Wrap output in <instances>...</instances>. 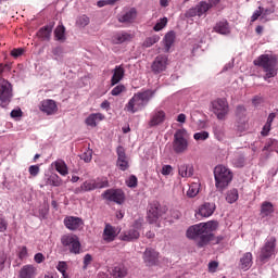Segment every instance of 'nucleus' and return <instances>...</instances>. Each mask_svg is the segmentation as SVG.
Masks as SVG:
<instances>
[{
  "label": "nucleus",
  "mask_w": 278,
  "mask_h": 278,
  "mask_svg": "<svg viewBox=\"0 0 278 278\" xmlns=\"http://www.w3.org/2000/svg\"><path fill=\"white\" fill-rule=\"evenodd\" d=\"M214 179L218 192H225V189L228 188L233 180V173L225 165H217L214 168Z\"/></svg>",
  "instance_id": "nucleus-3"
},
{
  "label": "nucleus",
  "mask_w": 278,
  "mask_h": 278,
  "mask_svg": "<svg viewBox=\"0 0 278 278\" xmlns=\"http://www.w3.org/2000/svg\"><path fill=\"white\" fill-rule=\"evenodd\" d=\"M194 140H197L198 142H203L205 140H207V138H210V132L202 130L200 132H195L193 135Z\"/></svg>",
  "instance_id": "nucleus-45"
},
{
  "label": "nucleus",
  "mask_w": 278,
  "mask_h": 278,
  "mask_svg": "<svg viewBox=\"0 0 278 278\" xmlns=\"http://www.w3.org/2000/svg\"><path fill=\"white\" fill-rule=\"evenodd\" d=\"M103 199L106 201H113V203H117V205L123 204L125 201V193L121 189H109L102 193Z\"/></svg>",
  "instance_id": "nucleus-14"
},
{
  "label": "nucleus",
  "mask_w": 278,
  "mask_h": 278,
  "mask_svg": "<svg viewBox=\"0 0 278 278\" xmlns=\"http://www.w3.org/2000/svg\"><path fill=\"white\" fill-rule=\"evenodd\" d=\"M142 229V220L137 219L135 220L132 227L124 232V235L122 236V240L124 242H131L134 240H138V238H140V230Z\"/></svg>",
  "instance_id": "nucleus-12"
},
{
  "label": "nucleus",
  "mask_w": 278,
  "mask_h": 278,
  "mask_svg": "<svg viewBox=\"0 0 278 278\" xmlns=\"http://www.w3.org/2000/svg\"><path fill=\"white\" fill-rule=\"evenodd\" d=\"M91 263H92V255L86 254L84 256V266H83L84 270H86Z\"/></svg>",
  "instance_id": "nucleus-53"
},
{
  "label": "nucleus",
  "mask_w": 278,
  "mask_h": 278,
  "mask_svg": "<svg viewBox=\"0 0 278 278\" xmlns=\"http://www.w3.org/2000/svg\"><path fill=\"white\" fill-rule=\"evenodd\" d=\"M175 43V31H169L164 37L165 51L169 52L170 47Z\"/></svg>",
  "instance_id": "nucleus-38"
},
{
  "label": "nucleus",
  "mask_w": 278,
  "mask_h": 278,
  "mask_svg": "<svg viewBox=\"0 0 278 278\" xmlns=\"http://www.w3.org/2000/svg\"><path fill=\"white\" fill-rule=\"evenodd\" d=\"M125 90H126L125 85H117L112 89L111 94L112 97H118V94H121L122 92H125Z\"/></svg>",
  "instance_id": "nucleus-47"
},
{
  "label": "nucleus",
  "mask_w": 278,
  "mask_h": 278,
  "mask_svg": "<svg viewBox=\"0 0 278 278\" xmlns=\"http://www.w3.org/2000/svg\"><path fill=\"white\" fill-rule=\"evenodd\" d=\"M275 144H277V140L269 139L264 146L263 151H275V148H273Z\"/></svg>",
  "instance_id": "nucleus-50"
},
{
  "label": "nucleus",
  "mask_w": 278,
  "mask_h": 278,
  "mask_svg": "<svg viewBox=\"0 0 278 278\" xmlns=\"http://www.w3.org/2000/svg\"><path fill=\"white\" fill-rule=\"evenodd\" d=\"M218 229V222H207L193 225L187 229L186 236L189 240H195L197 247L203 249L210 242H214V231Z\"/></svg>",
  "instance_id": "nucleus-1"
},
{
  "label": "nucleus",
  "mask_w": 278,
  "mask_h": 278,
  "mask_svg": "<svg viewBox=\"0 0 278 278\" xmlns=\"http://www.w3.org/2000/svg\"><path fill=\"white\" fill-rule=\"evenodd\" d=\"M164 121H166V112L156 109L150 114L148 125L149 127H159V125L164 124Z\"/></svg>",
  "instance_id": "nucleus-19"
},
{
  "label": "nucleus",
  "mask_w": 278,
  "mask_h": 278,
  "mask_svg": "<svg viewBox=\"0 0 278 278\" xmlns=\"http://www.w3.org/2000/svg\"><path fill=\"white\" fill-rule=\"evenodd\" d=\"M275 206H273V203L270 202H263L261 206V216L263 218H266V216H270V214H274Z\"/></svg>",
  "instance_id": "nucleus-33"
},
{
  "label": "nucleus",
  "mask_w": 278,
  "mask_h": 278,
  "mask_svg": "<svg viewBox=\"0 0 278 278\" xmlns=\"http://www.w3.org/2000/svg\"><path fill=\"white\" fill-rule=\"evenodd\" d=\"M156 42H160V36L153 35L151 37L146 38V40L142 43V47L149 49L150 47H153V45H156Z\"/></svg>",
  "instance_id": "nucleus-40"
},
{
  "label": "nucleus",
  "mask_w": 278,
  "mask_h": 278,
  "mask_svg": "<svg viewBox=\"0 0 278 278\" xmlns=\"http://www.w3.org/2000/svg\"><path fill=\"white\" fill-rule=\"evenodd\" d=\"M54 38L55 40H59L61 42H64L66 40V28L64 25H59L54 30Z\"/></svg>",
  "instance_id": "nucleus-39"
},
{
  "label": "nucleus",
  "mask_w": 278,
  "mask_h": 278,
  "mask_svg": "<svg viewBox=\"0 0 278 278\" xmlns=\"http://www.w3.org/2000/svg\"><path fill=\"white\" fill-rule=\"evenodd\" d=\"M212 9V5L205 1L199 2L195 7L186 11V18H194V16H203L208 10Z\"/></svg>",
  "instance_id": "nucleus-13"
},
{
  "label": "nucleus",
  "mask_w": 278,
  "mask_h": 278,
  "mask_svg": "<svg viewBox=\"0 0 278 278\" xmlns=\"http://www.w3.org/2000/svg\"><path fill=\"white\" fill-rule=\"evenodd\" d=\"M258 10L262 12L261 23H268V21H270V18H268L269 14H275V4L267 9L258 7Z\"/></svg>",
  "instance_id": "nucleus-34"
},
{
  "label": "nucleus",
  "mask_w": 278,
  "mask_h": 278,
  "mask_svg": "<svg viewBox=\"0 0 278 278\" xmlns=\"http://www.w3.org/2000/svg\"><path fill=\"white\" fill-rule=\"evenodd\" d=\"M52 166H54L56 173L62 175L63 177H66L68 175V166H66V162L64 160L59 159L52 163Z\"/></svg>",
  "instance_id": "nucleus-31"
},
{
  "label": "nucleus",
  "mask_w": 278,
  "mask_h": 278,
  "mask_svg": "<svg viewBox=\"0 0 278 278\" xmlns=\"http://www.w3.org/2000/svg\"><path fill=\"white\" fill-rule=\"evenodd\" d=\"M8 65L0 64V75H3ZM14 99V86L5 78H0V108H8Z\"/></svg>",
  "instance_id": "nucleus-5"
},
{
  "label": "nucleus",
  "mask_w": 278,
  "mask_h": 278,
  "mask_svg": "<svg viewBox=\"0 0 278 278\" xmlns=\"http://www.w3.org/2000/svg\"><path fill=\"white\" fill-rule=\"evenodd\" d=\"M168 68V55L159 54L155 56L151 64V71L154 75H160L161 73H166Z\"/></svg>",
  "instance_id": "nucleus-10"
},
{
  "label": "nucleus",
  "mask_w": 278,
  "mask_h": 278,
  "mask_svg": "<svg viewBox=\"0 0 278 278\" xmlns=\"http://www.w3.org/2000/svg\"><path fill=\"white\" fill-rule=\"evenodd\" d=\"M172 149L174 153L177 154L188 151V130H186V128H180L175 131Z\"/></svg>",
  "instance_id": "nucleus-7"
},
{
  "label": "nucleus",
  "mask_w": 278,
  "mask_h": 278,
  "mask_svg": "<svg viewBox=\"0 0 278 278\" xmlns=\"http://www.w3.org/2000/svg\"><path fill=\"white\" fill-rule=\"evenodd\" d=\"M105 119V115L102 113H91L86 119L85 123L87 127H97L101 121Z\"/></svg>",
  "instance_id": "nucleus-27"
},
{
  "label": "nucleus",
  "mask_w": 278,
  "mask_h": 278,
  "mask_svg": "<svg viewBox=\"0 0 278 278\" xmlns=\"http://www.w3.org/2000/svg\"><path fill=\"white\" fill-rule=\"evenodd\" d=\"M217 268H218V262L212 261L208 263V271L210 273H216Z\"/></svg>",
  "instance_id": "nucleus-58"
},
{
  "label": "nucleus",
  "mask_w": 278,
  "mask_h": 278,
  "mask_svg": "<svg viewBox=\"0 0 278 278\" xmlns=\"http://www.w3.org/2000/svg\"><path fill=\"white\" fill-rule=\"evenodd\" d=\"M163 214L164 211H162V205H160V202H151L148 207L147 220L150 225H153L160 220V216Z\"/></svg>",
  "instance_id": "nucleus-11"
},
{
  "label": "nucleus",
  "mask_w": 278,
  "mask_h": 278,
  "mask_svg": "<svg viewBox=\"0 0 278 278\" xmlns=\"http://www.w3.org/2000/svg\"><path fill=\"white\" fill-rule=\"evenodd\" d=\"M64 225L70 231H77L79 227L84 226V220L79 217L67 216L64 218Z\"/></svg>",
  "instance_id": "nucleus-21"
},
{
  "label": "nucleus",
  "mask_w": 278,
  "mask_h": 278,
  "mask_svg": "<svg viewBox=\"0 0 278 278\" xmlns=\"http://www.w3.org/2000/svg\"><path fill=\"white\" fill-rule=\"evenodd\" d=\"M119 233H121V229L112 226V224H105L104 230L102 233V239L104 240V242H108V243L114 242V240H116Z\"/></svg>",
  "instance_id": "nucleus-16"
},
{
  "label": "nucleus",
  "mask_w": 278,
  "mask_h": 278,
  "mask_svg": "<svg viewBox=\"0 0 278 278\" xmlns=\"http://www.w3.org/2000/svg\"><path fill=\"white\" fill-rule=\"evenodd\" d=\"M174 168L170 165H163L161 169V174L164 177H168L173 173Z\"/></svg>",
  "instance_id": "nucleus-52"
},
{
  "label": "nucleus",
  "mask_w": 278,
  "mask_h": 278,
  "mask_svg": "<svg viewBox=\"0 0 278 278\" xmlns=\"http://www.w3.org/2000/svg\"><path fill=\"white\" fill-rule=\"evenodd\" d=\"M116 1H118V0H108V1L100 0L97 2V5H98V8H105V5H108V4L112 5V4L116 3Z\"/></svg>",
  "instance_id": "nucleus-54"
},
{
  "label": "nucleus",
  "mask_w": 278,
  "mask_h": 278,
  "mask_svg": "<svg viewBox=\"0 0 278 278\" xmlns=\"http://www.w3.org/2000/svg\"><path fill=\"white\" fill-rule=\"evenodd\" d=\"M52 31H53V25H46L38 30L37 36L38 38H41L42 40H46L47 42H49L51 40Z\"/></svg>",
  "instance_id": "nucleus-30"
},
{
  "label": "nucleus",
  "mask_w": 278,
  "mask_h": 278,
  "mask_svg": "<svg viewBox=\"0 0 278 278\" xmlns=\"http://www.w3.org/2000/svg\"><path fill=\"white\" fill-rule=\"evenodd\" d=\"M155 91L148 89L144 91H139L132 96V98L125 105V110L130 112V114H136L140 110H144L149 105V101L153 99Z\"/></svg>",
  "instance_id": "nucleus-2"
},
{
  "label": "nucleus",
  "mask_w": 278,
  "mask_h": 278,
  "mask_svg": "<svg viewBox=\"0 0 278 278\" xmlns=\"http://www.w3.org/2000/svg\"><path fill=\"white\" fill-rule=\"evenodd\" d=\"M111 86H116L119 81H123L125 77V67L123 65H116L112 71Z\"/></svg>",
  "instance_id": "nucleus-25"
},
{
  "label": "nucleus",
  "mask_w": 278,
  "mask_h": 278,
  "mask_svg": "<svg viewBox=\"0 0 278 278\" xmlns=\"http://www.w3.org/2000/svg\"><path fill=\"white\" fill-rule=\"evenodd\" d=\"M39 110L47 116H53L58 112V104L51 99L42 100L39 104Z\"/></svg>",
  "instance_id": "nucleus-18"
},
{
  "label": "nucleus",
  "mask_w": 278,
  "mask_h": 278,
  "mask_svg": "<svg viewBox=\"0 0 278 278\" xmlns=\"http://www.w3.org/2000/svg\"><path fill=\"white\" fill-rule=\"evenodd\" d=\"M213 29L216 34H220L222 36H229V34H231L229 22L226 20L217 22Z\"/></svg>",
  "instance_id": "nucleus-26"
},
{
  "label": "nucleus",
  "mask_w": 278,
  "mask_h": 278,
  "mask_svg": "<svg viewBox=\"0 0 278 278\" xmlns=\"http://www.w3.org/2000/svg\"><path fill=\"white\" fill-rule=\"evenodd\" d=\"M143 262L148 266H155L160 262V253L151 248H147L143 252Z\"/></svg>",
  "instance_id": "nucleus-20"
},
{
  "label": "nucleus",
  "mask_w": 278,
  "mask_h": 278,
  "mask_svg": "<svg viewBox=\"0 0 278 278\" xmlns=\"http://www.w3.org/2000/svg\"><path fill=\"white\" fill-rule=\"evenodd\" d=\"M238 199H240V194L238 193V189L233 188V189H230L226 192V201L230 205L236 203V201H238Z\"/></svg>",
  "instance_id": "nucleus-36"
},
{
  "label": "nucleus",
  "mask_w": 278,
  "mask_h": 278,
  "mask_svg": "<svg viewBox=\"0 0 278 278\" xmlns=\"http://www.w3.org/2000/svg\"><path fill=\"white\" fill-rule=\"evenodd\" d=\"M23 52H24L23 48L13 49L11 51V55L13 58H21V55H23Z\"/></svg>",
  "instance_id": "nucleus-59"
},
{
  "label": "nucleus",
  "mask_w": 278,
  "mask_h": 278,
  "mask_svg": "<svg viewBox=\"0 0 278 278\" xmlns=\"http://www.w3.org/2000/svg\"><path fill=\"white\" fill-rule=\"evenodd\" d=\"M212 112L216 115L218 121H225L229 114V103L225 99H217L211 103Z\"/></svg>",
  "instance_id": "nucleus-9"
},
{
  "label": "nucleus",
  "mask_w": 278,
  "mask_h": 278,
  "mask_svg": "<svg viewBox=\"0 0 278 278\" xmlns=\"http://www.w3.org/2000/svg\"><path fill=\"white\" fill-rule=\"evenodd\" d=\"M277 255V238L276 237H267L263 247L258 252V260L262 264H266L270 258Z\"/></svg>",
  "instance_id": "nucleus-6"
},
{
  "label": "nucleus",
  "mask_w": 278,
  "mask_h": 278,
  "mask_svg": "<svg viewBox=\"0 0 278 278\" xmlns=\"http://www.w3.org/2000/svg\"><path fill=\"white\" fill-rule=\"evenodd\" d=\"M178 175L182 179L190 178L194 176V165L190 163H182L178 165Z\"/></svg>",
  "instance_id": "nucleus-23"
},
{
  "label": "nucleus",
  "mask_w": 278,
  "mask_h": 278,
  "mask_svg": "<svg viewBox=\"0 0 278 278\" xmlns=\"http://www.w3.org/2000/svg\"><path fill=\"white\" fill-rule=\"evenodd\" d=\"M254 66L263 68L264 79H271L277 75V58L273 54H262L253 62Z\"/></svg>",
  "instance_id": "nucleus-4"
},
{
  "label": "nucleus",
  "mask_w": 278,
  "mask_h": 278,
  "mask_svg": "<svg viewBox=\"0 0 278 278\" xmlns=\"http://www.w3.org/2000/svg\"><path fill=\"white\" fill-rule=\"evenodd\" d=\"M257 18H262V9H257L254 11V13L251 16V23H255Z\"/></svg>",
  "instance_id": "nucleus-56"
},
{
  "label": "nucleus",
  "mask_w": 278,
  "mask_h": 278,
  "mask_svg": "<svg viewBox=\"0 0 278 278\" xmlns=\"http://www.w3.org/2000/svg\"><path fill=\"white\" fill-rule=\"evenodd\" d=\"M5 260H8L5 253H0V270H3V264H5Z\"/></svg>",
  "instance_id": "nucleus-64"
},
{
  "label": "nucleus",
  "mask_w": 278,
  "mask_h": 278,
  "mask_svg": "<svg viewBox=\"0 0 278 278\" xmlns=\"http://www.w3.org/2000/svg\"><path fill=\"white\" fill-rule=\"evenodd\" d=\"M46 185L58 188L59 186H62V179H60V176H58V174H51L46 178Z\"/></svg>",
  "instance_id": "nucleus-37"
},
{
  "label": "nucleus",
  "mask_w": 278,
  "mask_h": 278,
  "mask_svg": "<svg viewBox=\"0 0 278 278\" xmlns=\"http://www.w3.org/2000/svg\"><path fill=\"white\" fill-rule=\"evenodd\" d=\"M76 23L79 27H86L90 25V17H88L87 15H81L80 17H78Z\"/></svg>",
  "instance_id": "nucleus-46"
},
{
  "label": "nucleus",
  "mask_w": 278,
  "mask_h": 278,
  "mask_svg": "<svg viewBox=\"0 0 278 278\" xmlns=\"http://www.w3.org/2000/svg\"><path fill=\"white\" fill-rule=\"evenodd\" d=\"M214 212H216V204L205 202L199 207V212L197 214L198 216H202V218H210Z\"/></svg>",
  "instance_id": "nucleus-24"
},
{
  "label": "nucleus",
  "mask_w": 278,
  "mask_h": 278,
  "mask_svg": "<svg viewBox=\"0 0 278 278\" xmlns=\"http://www.w3.org/2000/svg\"><path fill=\"white\" fill-rule=\"evenodd\" d=\"M117 153V162L116 166L119 168V170H127L129 168V159L127 157V154L125 153V148L123 146H118L116 149Z\"/></svg>",
  "instance_id": "nucleus-15"
},
{
  "label": "nucleus",
  "mask_w": 278,
  "mask_h": 278,
  "mask_svg": "<svg viewBox=\"0 0 278 278\" xmlns=\"http://www.w3.org/2000/svg\"><path fill=\"white\" fill-rule=\"evenodd\" d=\"M61 244L68 249L70 253L74 255H79L81 253V242H79V237L77 235H64L61 238Z\"/></svg>",
  "instance_id": "nucleus-8"
},
{
  "label": "nucleus",
  "mask_w": 278,
  "mask_h": 278,
  "mask_svg": "<svg viewBox=\"0 0 278 278\" xmlns=\"http://www.w3.org/2000/svg\"><path fill=\"white\" fill-rule=\"evenodd\" d=\"M8 230V222L3 218H0V233H3Z\"/></svg>",
  "instance_id": "nucleus-61"
},
{
  "label": "nucleus",
  "mask_w": 278,
  "mask_h": 278,
  "mask_svg": "<svg viewBox=\"0 0 278 278\" xmlns=\"http://www.w3.org/2000/svg\"><path fill=\"white\" fill-rule=\"evenodd\" d=\"M56 270L61 273L62 278H68V274L66 273V270H68V264H66V262L64 261L59 262L56 265Z\"/></svg>",
  "instance_id": "nucleus-42"
},
{
  "label": "nucleus",
  "mask_w": 278,
  "mask_h": 278,
  "mask_svg": "<svg viewBox=\"0 0 278 278\" xmlns=\"http://www.w3.org/2000/svg\"><path fill=\"white\" fill-rule=\"evenodd\" d=\"M197 194H199V184L192 182L187 190V197H189V199H194Z\"/></svg>",
  "instance_id": "nucleus-43"
},
{
  "label": "nucleus",
  "mask_w": 278,
  "mask_h": 278,
  "mask_svg": "<svg viewBox=\"0 0 278 278\" xmlns=\"http://www.w3.org/2000/svg\"><path fill=\"white\" fill-rule=\"evenodd\" d=\"M167 24H168L167 17L160 18L157 23L154 25L153 29L154 31H162V29H164Z\"/></svg>",
  "instance_id": "nucleus-44"
},
{
  "label": "nucleus",
  "mask_w": 278,
  "mask_h": 278,
  "mask_svg": "<svg viewBox=\"0 0 278 278\" xmlns=\"http://www.w3.org/2000/svg\"><path fill=\"white\" fill-rule=\"evenodd\" d=\"M52 53H53V55H55V58H60V55H62V53H64V48L56 47V48L52 49Z\"/></svg>",
  "instance_id": "nucleus-62"
},
{
  "label": "nucleus",
  "mask_w": 278,
  "mask_h": 278,
  "mask_svg": "<svg viewBox=\"0 0 278 278\" xmlns=\"http://www.w3.org/2000/svg\"><path fill=\"white\" fill-rule=\"evenodd\" d=\"M126 186H128V188H137L138 178L131 175L128 179H126Z\"/></svg>",
  "instance_id": "nucleus-49"
},
{
  "label": "nucleus",
  "mask_w": 278,
  "mask_h": 278,
  "mask_svg": "<svg viewBox=\"0 0 278 278\" xmlns=\"http://www.w3.org/2000/svg\"><path fill=\"white\" fill-rule=\"evenodd\" d=\"M36 277V267L34 265H25L20 270V278H34Z\"/></svg>",
  "instance_id": "nucleus-32"
},
{
  "label": "nucleus",
  "mask_w": 278,
  "mask_h": 278,
  "mask_svg": "<svg viewBox=\"0 0 278 278\" xmlns=\"http://www.w3.org/2000/svg\"><path fill=\"white\" fill-rule=\"evenodd\" d=\"M138 16V11L136 8H131L127 11H123L121 14L117 15V21L119 23H124L125 25H131L134 21H136Z\"/></svg>",
  "instance_id": "nucleus-17"
},
{
  "label": "nucleus",
  "mask_w": 278,
  "mask_h": 278,
  "mask_svg": "<svg viewBox=\"0 0 278 278\" xmlns=\"http://www.w3.org/2000/svg\"><path fill=\"white\" fill-rule=\"evenodd\" d=\"M21 116H23V111H21V109L11 111V118H21Z\"/></svg>",
  "instance_id": "nucleus-60"
},
{
  "label": "nucleus",
  "mask_w": 278,
  "mask_h": 278,
  "mask_svg": "<svg viewBox=\"0 0 278 278\" xmlns=\"http://www.w3.org/2000/svg\"><path fill=\"white\" fill-rule=\"evenodd\" d=\"M112 275L115 278H125V277H127V267H125V265H123V264L116 265L112 269Z\"/></svg>",
  "instance_id": "nucleus-35"
},
{
  "label": "nucleus",
  "mask_w": 278,
  "mask_h": 278,
  "mask_svg": "<svg viewBox=\"0 0 278 278\" xmlns=\"http://www.w3.org/2000/svg\"><path fill=\"white\" fill-rule=\"evenodd\" d=\"M80 160L88 163L92 161V150H87L80 155Z\"/></svg>",
  "instance_id": "nucleus-51"
},
{
  "label": "nucleus",
  "mask_w": 278,
  "mask_h": 278,
  "mask_svg": "<svg viewBox=\"0 0 278 278\" xmlns=\"http://www.w3.org/2000/svg\"><path fill=\"white\" fill-rule=\"evenodd\" d=\"M96 190L94 180H86L80 187L74 189V194H83V192H92Z\"/></svg>",
  "instance_id": "nucleus-29"
},
{
  "label": "nucleus",
  "mask_w": 278,
  "mask_h": 278,
  "mask_svg": "<svg viewBox=\"0 0 278 278\" xmlns=\"http://www.w3.org/2000/svg\"><path fill=\"white\" fill-rule=\"evenodd\" d=\"M28 173L31 177H38L40 174V165H30L28 167Z\"/></svg>",
  "instance_id": "nucleus-48"
},
{
  "label": "nucleus",
  "mask_w": 278,
  "mask_h": 278,
  "mask_svg": "<svg viewBox=\"0 0 278 278\" xmlns=\"http://www.w3.org/2000/svg\"><path fill=\"white\" fill-rule=\"evenodd\" d=\"M93 186L96 190H99L101 188H109L110 181L108 180V178H97V179H93Z\"/></svg>",
  "instance_id": "nucleus-41"
},
{
  "label": "nucleus",
  "mask_w": 278,
  "mask_h": 278,
  "mask_svg": "<svg viewBox=\"0 0 278 278\" xmlns=\"http://www.w3.org/2000/svg\"><path fill=\"white\" fill-rule=\"evenodd\" d=\"M132 38H134L132 34L122 30L113 35L112 42L113 45H123L124 42H131Z\"/></svg>",
  "instance_id": "nucleus-22"
},
{
  "label": "nucleus",
  "mask_w": 278,
  "mask_h": 278,
  "mask_svg": "<svg viewBox=\"0 0 278 278\" xmlns=\"http://www.w3.org/2000/svg\"><path fill=\"white\" fill-rule=\"evenodd\" d=\"M253 266V253L245 252L240 258L239 267L241 270H249Z\"/></svg>",
  "instance_id": "nucleus-28"
},
{
  "label": "nucleus",
  "mask_w": 278,
  "mask_h": 278,
  "mask_svg": "<svg viewBox=\"0 0 278 278\" xmlns=\"http://www.w3.org/2000/svg\"><path fill=\"white\" fill-rule=\"evenodd\" d=\"M34 260L37 264H42L45 262V255H42V253H37L35 254Z\"/></svg>",
  "instance_id": "nucleus-63"
},
{
  "label": "nucleus",
  "mask_w": 278,
  "mask_h": 278,
  "mask_svg": "<svg viewBox=\"0 0 278 278\" xmlns=\"http://www.w3.org/2000/svg\"><path fill=\"white\" fill-rule=\"evenodd\" d=\"M18 257H20V260H27V257H28L27 247L21 248V250L18 252Z\"/></svg>",
  "instance_id": "nucleus-55"
},
{
  "label": "nucleus",
  "mask_w": 278,
  "mask_h": 278,
  "mask_svg": "<svg viewBox=\"0 0 278 278\" xmlns=\"http://www.w3.org/2000/svg\"><path fill=\"white\" fill-rule=\"evenodd\" d=\"M271 127H273V125H270V124H265V125L263 126L262 131H261V136H264V137L268 136V134H270Z\"/></svg>",
  "instance_id": "nucleus-57"
}]
</instances>
